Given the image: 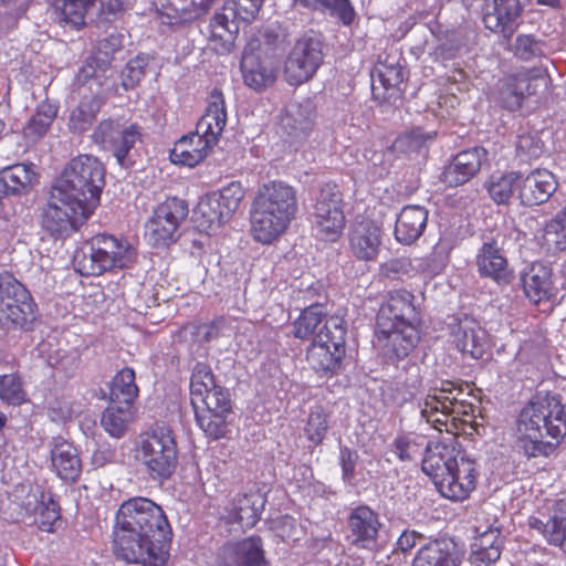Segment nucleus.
I'll return each mask as SVG.
<instances>
[{
	"label": "nucleus",
	"mask_w": 566,
	"mask_h": 566,
	"mask_svg": "<svg viewBox=\"0 0 566 566\" xmlns=\"http://www.w3.org/2000/svg\"><path fill=\"white\" fill-rule=\"evenodd\" d=\"M382 244V229L371 220L355 223L348 234V249L359 261H375Z\"/></svg>",
	"instance_id": "obj_23"
},
{
	"label": "nucleus",
	"mask_w": 566,
	"mask_h": 566,
	"mask_svg": "<svg viewBox=\"0 0 566 566\" xmlns=\"http://www.w3.org/2000/svg\"><path fill=\"white\" fill-rule=\"evenodd\" d=\"M209 41L213 44L214 50L229 51L238 33L232 32L223 27L217 25L211 21L209 23Z\"/></svg>",
	"instance_id": "obj_59"
},
{
	"label": "nucleus",
	"mask_w": 566,
	"mask_h": 566,
	"mask_svg": "<svg viewBox=\"0 0 566 566\" xmlns=\"http://www.w3.org/2000/svg\"><path fill=\"white\" fill-rule=\"evenodd\" d=\"M432 137L421 128H412L401 134L395 142V146L405 151H418Z\"/></svg>",
	"instance_id": "obj_52"
},
{
	"label": "nucleus",
	"mask_w": 566,
	"mask_h": 566,
	"mask_svg": "<svg viewBox=\"0 0 566 566\" xmlns=\"http://www.w3.org/2000/svg\"><path fill=\"white\" fill-rule=\"evenodd\" d=\"M523 10L522 0H493L492 12L483 15L484 27L510 41L518 27L517 20L522 17Z\"/></svg>",
	"instance_id": "obj_26"
},
{
	"label": "nucleus",
	"mask_w": 566,
	"mask_h": 566,
	"mask_svg": "<svg viewBox=\"0 0 566 566\" xmlns=\"http://www.w3.org/2000/svg\"><path fill=\"white\" fill-rule=\"evenodd\" d=\"M140 127L132 124L128 127L118 129V136L114 138L107 150H111L120 166L125 165V160L137 140L140 139Z\"/></svg>",
	"instance_id": "obj_44"
},
{
	"label": "nucleus",
	"mask_w": 566,
	"mask_h": 566,
	"mask_svg": "<svg viewBox=\"0 0 566 566\" xmlns=\"http://www.w3.org/2000/svg\"><path fill=\"white\" fill-rule=\"evenodd\" d=\"M346 202L335 182L323 184L315 195L308 222L315 239L326 243L337 242L346 229Z\"/></svg>",
	"instance_id": "obj_9"
},
{
	"label": "nucleus",
	"mask_w": 566,
	"mask_h": 566,
	"mask_svg": "<svg viewBox=\"0 0 566 566\" xmlns=\"http://www.w3.org/2000/svg\"><path fill=\"white\" fill-rule=\"evenodd\" d=\"M115 527L171 536V527L163 511L147 497L136 496L123 502L115 516Z\"/></svg>",
	"instance_id": "obj_12"
},
{
	"label": "nucleus",
	"mask_w": 566,
	"mask_h": 566,
	"mask_svg": "<svg viewBox=\"0 0 566 566\" xmlns=\"http://www.w3.org/2000/svg\"><path fill=\"white\" fill-rule=\"evenodd\" d=\"M377 75L379 82L387 90L398 87L403 82V69L398 64L379 63Z\"/></svg>",
	"instance_id": "obj_58"
},
{
	"label": "nucleus",
	"mask_w": 566,
	"mask_h": 566,
	"mask_svg": "<svg viewBox=\"0 0 566 566\" xmlns=\"http://www.w3.org/2000/svg\"><path fill=\"white\" fill-rule=\"evenodd\" d=\"M516 149L521 156L539 157L543 151V143L532 135H521L517 139Z\"/></svg>",
	"instance_id": "obj_61"
},
{
	"label": "nucleus",
	"mask_w": 566,
	"mask_h": 566,
	"mask_svg": "<svg viewBox=\"0 0 566 566\" xmlns=\"http://www.w3.org/2000/svg\"><path fill=\"white\" fill-rule=\"evenodd\" d=\"M224 416L199 415L196 416L199 426L213 439H219L226 433Z\"/></svg>",
	"instance_id": "obj_60"
},
{
	"label": "nucleus",
	"mask_w": 566,
	"mask_h": 566,
	"mask_svg": "<svg viewBox=\"0 0 566 566\" xmlns=\"http://www.w3.org/2000/svg\"><path fill=\"white\" fill-rule=\"evenodd\" d=\"M195 220L200 231L207 233L219 229L228 221L223 217L220 202L212 192L200 198L195 209Z\"/></svg>",
	"instance_id": "obj_37"
},
{
	"label": "nucleus",
	"mask_w": 566,
	"mask_h": 566,
	"mask_svg": "<svg viewBox=\"0 0 566 566\" xmlns=\"http://www.w3.org/2000/svg\"><path fill=\"white\" fill-rule=\"evenodd\" d=\"M428 222V210L418 205H409L401 209L396 219L394 234L398 242L411 244L423 233Z\"/></svg>",
	"instance_id": "obj_31"
},
{
	"label": "nucleus",
	"mask_w": 566,
	"mask_h": 566,
	"mask_svg": "<svg viewBox=\"0 0 566 566\" xmlns=\"http://www.w3.org/2000/svg\"><path fill=\"white\" fill-rule=\"evenodd\" d=\"M264 0H226V9L239 15L240 21L250 23L258 17Z\"/></svg>",
	"instance_id": "obj_51"
},
{
	"label": "nucleus",
	"mask_w": 566,
	"mask_h": 566,
	"mask_svg": "<svg viewBox=\"0 0 566 566\" xmlns=\"http://www.w3.org/2000/svg\"><path fill=\"white\" fill-rule=\"evenodd\" d=\"M263 507L264 500L260 494H240L234 496L227 507L228 518L244 530L251 528L260 520Z\"/></svg>",
	"instance_id": "obj_34"
},
{
	"label": "nucleus",
	"mask_w": 566,
	"mask_h": 566,
	"mask_svg": "<svg viewBox=\"0 0 566 566\" xmlns=\"http://www.w3.org/2000/svg\"><path fill=\"white\" fill-rule=\"evenodd\" d=\"M322 319L323 313L317 306L306 307L293 323V336L302 340L310 339Z\"/></svg>",
	"instance_id": "obj_45"
},
{
	"label": "nucleus",
	"mask_w": 566,
	"mask_h": 566,
	"mask_svg": "<svg viewBox=\"0 0 566 566\" xmlns=\"http://www.w3.org/2000/svg\"><path fill=\"white\" fill-rule=\"evenodd\" d=\"M557 189V181L551 171L534 169L525 177L521 174L518 199L525 207L545 203Z\"/></svg>",
	"instance_id": "obj_24"
},
{
	"label": "nucleus",
	"mask_w": 566,
	"mask_h": 566,
	"mask_svg": "<svg viewBox=\"0 0 566 566\" xmlns=\"http://www.w3.org/2000/svg\"><path fill=\"white\" fill-rule=\"evenodd\" d=\"M516 446L527 458L547 457L566 434V412L558 395L537 392L520 411Z\"/></svg>",
	"instance_id": "obj_2"
},
{
	"label": "nucleus",
	"mask_w": 566,
	"mask_h": 566,
	"mask_svg": "<svg viewBox=\"0 0 566 566\" xmlns=\"http://www.w3.org/2000/svg\"><path fill=\"white\" fill-rule=\"evenodd\" d=\"M196 416H224L231 410L229 391H190Z\"/></svg>",
	"instance_id": "obj_38"
},
{
	"label": "nucleus",
	"mask_w": 566,
	"mask_h": 566,
	"mask_svg": "<svg viewBox=\"0 0 566 566\" xmlns=\"http://www.w3.org/2000/svg\"><path fill=\"white\" fill-rule=\"evenodd\" d=\"M214 375L210 366L198 361L192 370L190 378V389H216Z\"/></svg>",
	"instance_id": "obj_57"
},
{
	"label": "nucleus",
	"mask_w": 566,
	"mask_h": 566,
	"mask_svg": "<svg viewBox=\"0 0 566 566\" xmlns=\"http://www.w3.org/2000/svg\"><path fill=\"white\" fill-rule=\"evenodd\" d=\"M39 182L33 164H15L0 170V195H25Z\"/></svg>",
	"instance_id": "obj_32"
},
{
	"label": "nucleus",
	"mask_w": 566,
	"mask_h": 566,
	"mask_svg": "<svg viewBox=\"0 0 566 566\" xmlns=\"http://www.w3.org/2000/svg\"><path fill=\"white\" fill-rule=\"evenodd\" d=\"M171 536L113 526V553L128 565L166 566Z\"/></svg>",
	"instance_id": "obj_8"
},
{
	"label": "nucleus",
	"mask_w": 566,
	"mask_h": 566,
	"mask_svg": "<svg viewBox=\"0 0 566 566\" xmlns=\"http://www.w3.org/2000/svg\"><path fill=\"white\" fill-rule=\"evenodd\" d=\"M327 430L328 421L326 413L322 407H315L312 409L304 429L307 439L314 444H319L324 440Z\"/></svg>",
	"instance_id": "obj_50"
},
{
	"label": "nucleus",
	"mask_w": 566,
	"mask_h": 566,
	"mask_svg": "<svg viewBox=\"0 0 566 566\" xmlns=\"http://www.w3.org/2000/svg\"><path fill=\"white\" fill-rule=\"evenodd\" d=\"M476 265L481 276L491 277L496 282L506 279L507 261L494 240L482 244L476 255Z\"/></svg>",
	"instance_id": "obj_35"
},
{
	"label": "nucleus",
	"mask_w": 566,
	"mask_h": 566,
	"mask_svg": "<svg viewBox=\"0 0 566 566\" xmlns=\"http://www.w3.org/2000/svg\"><path fill=\"white\" fill-rule=\"evenodd\" d=\"M134 458L150 479H169L178 463L177 442L170 427L155 423L142 432L135 442Z\"/></svg>",
	"instance_id": "obj_6"
},
{
	"label": "nucleus",
	"mask_w": 566,
	"mask_h": 566,
	"mask_svg": "<svg viewBox=\"0 0 566 566\" xmlns=\"http://www.w3.org/2000/svg\"><path fill=\"white\" fill-rule=\"evenodd\" d=\"M521 284L525 297L537 307L544 306V313L551 314L559 305V290L554 282L551 269L532 268L528 273L521 276Z\"/></svg>",
	"instance_id": "obj_18"
},
{
	"label": "nucleus",
	"mask_w": 566,
	"mask_h": 566,
	"mask_svg": "<svg viewBox=\"0 0 566 566\" xmlns=\"http://www.w3.org/2000/svg\"><path fill=\"white\" fill-rule=\"evenodd\" d=\"M145 75L144 60L139 56L132 59L122 72V84L125 90L136 87Z\"/></svg>",
	"instance_id": "obj_56"
},
{
	"label": "nucleus",
	"mask_w": 566,
	"mask_h": 566,
	"mask_svg": "<svg viewBox=\"0 0 566 566\" xmlns=\"http://www.w3.org/2000/svg\"><path fill=\"white\" fill-rule=\"evenodd\" d=\"M298 212L297 190L274 179L260 185L250 209V233L255 242L272 244L286 233Z\"/></svg>",
	"instance_id": "obj_3"
},
{
	"label": "nucleus",
	"mask_w": 566,
	"mask_h": 566,
	"mask_svg": "<svg viewBox=\"0 0 566 566\" xmlns=\"http://www.w3.org/2000/svg\"><path fill=\"white\" fill-rule=\"evenodd\" d=\"M223 209V217L229 221L234 212L239 209L242 199L244 198V188L239 181H231L221 190L212 192Z\"/></svg>",
	"instance_id": "obj_48"
},
{
	"label": "nucleus",
	"mask_w": 566,
	"mask_h": 566,
	"mask_svg": "<svg viewBox=\"0 0 566 566\" xmlns=\"http://www.w3.org/2000/svg\"><path fill=\"white\" fill-rule=\"evenodd\" d=\"M339 459L343 471V478L344 480L350 482L355 475V467L358 455L355 451H352L348 448H343L340 449Z\"/></svg>",
	"instance_id": "obj_64"
},
{
	"label": "nucleus",
	"mask_w": 566,
	"mask_h": 566,
	"mask_svg": "<svg viewBox=\"0 0 566 566\" xmlns=\"http://www.w3.org/2000/svg\"><path fill=\"white\" fill-rule=\"evenodd\" d=\"M461 562L457 544L450 538H438L418 549L412 566H460Z\"/></svg>",
	"instance_id": "obj_29"
},
{
	"label": "nucleus",
	"mask_w": 566,
	"mask_h": 566,
	"mask_svg": "<svg viewBox=\"0 0 566 566\" xmlns=\"http://www.w3.org/2000/svg\"><path fill=\"white\" fill-rule=\"evenodd\" d=\"M101 392V399H108V406L102 416V426L112 437L120 438L125 434L128 423L134 420L138 391Z\"/></svg>",
	"instance_id": "obj_17"
},
{
	"label": "nucleus",
	"mask_w": 566,
	"mask_h": 566,
	"mask_svg": "<svg viewBox=\"0 0 566 566\" xmlns=\"http://www.w3.org/2000/svg\"><path fill=\"white\" fill-rule=\"evenodd\" d=\"M298 2L313 9H328L344 25H350L356 15L349 0H298Z\"/></svg>",
	"instance_id": "obj_47"
},
{
	"label": "nucleus",
	"mask_w": 566,
	"mask_h": 566,
	"mask_svg": "<svg viewBox=\"0 0 566 566\" xmlns=\"http://www.w3.org/2000/svg\"><path fill=\"white\" fill-rule=\"evenodd\" d=\"M460 453L446 443H429L422 459V471L436 484L446 472L460 461Z\"/></svg>",
	"instance_id": "obj_33"
},
{
	"label": "nucleus",
	"mask_w": 566,
	"mask_h": 566,
	"mask_svg": "<svg viewBox=\"0 0 566 566\" xmlns=\"http://www.w3.org/2000/svg\"><path fill=\"white\" fill-rule=\"evenodd\" d=\"M88 8L86 0H53L52 9L60 22L69 23L75 29L85 24V14Z\"/></svg>",
	"instance_id": "obj_43"
},
{
	"label": "nucleus",
	"mask_w": 566,
	"mask_h": 566,
	"mask_svg": "<svg viewBox=\"0 0 566 566\" xmlns=\"http://www.w3.org/2000/svg\"><path fill=\"white\" fill-rule=\"evenodd\" d=\"M210 21L232 32H239V15H237L231 10H227L226 2L223 3L222 8L213 14Z\"/></svg>",
	"instance_id": "obj_63"
},
{
	"label": "nucleus",
	"mask_w": 566,
	"mask_h": 566,
	"mask_svg": "<svg viewBox=\"0 0 566 566\" xmlns=\"http://www.w3.org/2000/svg\"><path fill=\"white\" fill-rule=\"evenodd\" d=\"M316 112L312 104L292 105L283 118L284 126L290 128L289 135L294 138H306L315 125Z\"/></svg>",
	"instance_id": "obj_39"
},
{
	"label": "nucleus",
	"mask_w": 566,
	"mask_h": 566,
	"mask_svg": "<svg viewBox=\"0 0 566 566\" xmlns=\"http://www.w3.org/2000/svg\"><path fill=\"white\" fill-rule=\"evenodd\" d=\"M136 259L137 252L126 239L98 233L85 240L75 251L73 264L83 276H99L130 269Z\"/></svg>",
	"instance_id": "obj_5"
},
{
	"label": "nucleus",
	"mask_w": 566,
	"mask_h": 566,
	"mask_svg": "<svg viewBox=\"0 0 566 566\" xmlns=\"http://www.w3.org/2000/svg\"><path fill=\"white\" fill-rule=\"evenodd\" d=\"M49 447L53 471L61 480L75 482L82 472V461L77 449L62 437H53Z\"/></svg>",
	"instance_id": "obj_27"
},
{
	"label": "nucleus",
	"mask_w": 566,
	"mask_h": 566,
	"mask_svg": "<svg viewBox=\"0 0 566 566\" xmlns=\"http://www.w3.org/2000/svg\"><path fill=\"white\" fill-rule=\"evenodd\" d=\"M552 78L542 66L524 67L504 78L501 90L503 105L510 111H517L528 97L551 90Z\"/></svg>",
	"instance_id": "obj_14"
},
{
	"label": "nucleus",
	"mask_w": 566,
	"mask_h": 566,
	"mask_svg": "<svg viewBox=\"0 0 566 566\" xmlns=\"http://www.w3.org/2000/svg\"><path fill=\"white\" fill-rule=\"evenodd\" d=\"M135 370L132 367H124L112 378L109 389H138Z\"/></svg>",
	"instance_id": "obj_62"
},
{
	"label": "nucleus",
	"mask_w": 566,
	"mask_h": 566,
	"mask_svg": "<svg viewBox=\"0 0 566 566\" xmlns=\"http://www.w3.org/2000/svg\"><path fill=\"white\" fill-rule=\"evenodd\" d=\"M344 329L332 332L324 325L306 352V360L311 368L322 376L335 375L345 355Z\"/></svg>",
	"instance_id": "obj_16"
},
{
	"label": "nucleus",
	"mask_w": 566,
	"mask_h": 566,
	"mask_svg": "<svg viewBox=\"0 0 566 566\" xmlns=\"http://www.w3.org/2000/svg\"><path fill=\"white\" fill-rule=\"evenodd\" d=\"M241 66L244 83L256 91L271 86L276 80V70L270 64L252 61L245 56Z\"/></svg>",
	"instance_id": "obj_40"
},
{
	"label": "nucleus",
	"mask_w": 566,
	"mask_h": 566,
	"mask_svg": "<svg viewBox=\"0 0 566 566\" xmlns=\"http://www.w3.org/2000/svg\"><path fill=\"white\" fill-rule=\"evenodd\" d=\"M213 3L214 0H160L157 18L168 28L188 27L206 15Z\"/></svg>",
	"instance_id": "obj_20"
},
{
	"label": "nucleus",
	"mask_w": 566,
	"mask_h": 566,
	"mask_svg": "<svg viewBox=\"0 0 566 566\" xmlns=\"http://www.w3.org/2000/svg\"><path fill=\"white\" fill-rule=\"evenodd\" d=\"M501 530L494 524L479 533L472 545V556L476 563L490 565L495 563L502 552Z\"/></svg>",
	"instance_id": "obj_36"
},
{
	"label": "nucleus",
	"mask_w": 566,
	"mask_h": 566,
	"mask_svg": "<svg viewBox=\"0 0 566 566\" xmlns=\"http://www.w3.org/2000/svg\"><path fill=\"white\" fill-rule=\"evenodd\" d=\"M429 443L424 436L410 433L398 437L394 442V449L399 460L413 461L422 454L423 450L426 451Z\"/></svg>",
	"instance_id": "obj_46"
},
{
	"label": "nucleus",
	"mask_w": 566,
	"mask_h": 566,
	"mask_svg": "<svg viewBox=\"0 0 566 566\" xmlns=\"http://www.w3.org/2000/svg\"><path fill=\"white\" fill-rule=\"evenodd\" d=\"M421 310L407 289L390 290L376 313L374 337L385 355L407 357L420 339Z\"/></svg>",
	"instance_id": "obj_1"
},
{
	"label": "nucleus",
	"mask_w": 566,
	"mask_h": 566,
	"mask_svg": "<svg viewBox=\"0 0 566 566\" xmlns=\"http://www.w3.org/2000/svg\"><path fill=\"white\" fill-rule=\"evenodd\" d=\"M119 124L113 119L102 120L92 134L93 142L101 148L107 150L109 145L114 143V138L118 136Z\"/></svg>",
	"instance_id": "obj_53"
},
{
	"label": "nucleus",
	"mask_w": 566,
	"mask_h": 566,
	"mask_svg": "<svg viewBox=\"0 0 566 566\" xmlns=\"http://www.w3.org/2000/svg\"><path fill=\"white\" fill-rule=\"evenodd\" d=\"M514 54L523 61H530L541 55L539 41L531 34L517 35L514 44Z\"/></svg>",
	"instance_id": "obj_54"
},
{
	"label": "nucleus",
	"mask_w": 566,
	"mask_h": 566,
	"mask_svg": "<svg viewBox=\"0 0 566 566\" xmlns=\"http://www.w3.org/2000/svg\"><path fill=\"white\" fill-rule=\"evenodd\" d=\"M489 160V153L484 147L474 146L458 153L444 167L442 181L448 187H459L473 179Z\"/></svg>",
	"instance_id": "obj_22"
},
{
	"label": "nucleus",
	"mask_w": 566,
	"mask_h": 566,
	"mask_svg": "<svg viewBox=\"0 0 566 566\" xmlns=\"http://www.w3.org/2000/svg\"><path fill=\"white\" fill-rule=\"evenodd\" d=\"M521 172L509 171L500 176H491L485 182V189L491 199L497 205H506L515 190L518 191Z\"/></svg>",
	"instance_id": "obj_41"
},
{
	"label": "nucleus",
	"mask_w": 566,
	"mask_h": 566,
	"mask_svg": "<svg viewBox=\"0 0 566 566\" xmlns=\"http://www.w3.org/2000/svg\"><path fill=\"white\" fill-rule=\"evenodd\" d=\"M423 415L428 412H441L442 415L449 413H474L473 406H464L462 402H458L455 399H450L446 396H428L424 401V408L421 411Z\"/></svg>",
	"instance_id": "obj_49"
},
{
	"label": "nucleus",
	"mask_w": 566,
	"mask_h": 566,
	"mask_svg": "<svg viewBox=\"0 0 566 566\" xmlns=\"http://www.w3.org/2000/svg\"><path fill=\"white\" fill-rule=\"evenodd\" d=\"M35 523L43 532H52L54 523L60 518L59 505L50 499L48 503L42 502L38 507Z\"/></svg>",
	"instance_id": "obj_55"
},
{
	"label": "nucleus",
	"mask_w": 566,
	"mask_h": 566,
	"mask_svg": "<svg viewBox=\"0 0 566 566\" xmlns=\"http://www.w3.org/2000/svg\"><path fill=\"white\" fill-rule=\"evenodd\" d=\"M528 526L541 533L549 544L558 546L566 553V496L553 502L548 509L546 522L530 517Z\"/></svg>",
	"instance_id": "obj_28"
},
{
	"label": "nucleus",
	"mask_w": 566,
	"mask_h": 566,
	"mask_svg": "<svg viewBox=\"0 0 566 566\" xmlns=\"http://www.w3.org/2000/svg\"><path fill=\"white\" fill-rule=\"evenodd\" d=\"M485 331L472 318L461 319L451 333L452 343L458 350L474 359L482 358L485 353Z\"/></svg>",
	"instance_id": "obj_30"
},
{
	"label": "nucleus",
	"mask_w": 566,
	"mask_h": 566,
	"mask_svg": "<svg viewBox=\"0 0 566 566\" xmlns=\"http://www.w3.org/2000/svg\"><path fill=\"white\" fill-rule=\"evenodd\" d=\"M323 62V40L314 31L305 32L294 43L284 65V77L297 86L311 80Z\"/></svg>",
	"instance_id": "obj_13"
},
{
	"label": "nucleus",
	"mask_w": 566,
	"mask_h": 566,
	"mask_svg": "<svg viewBox=\"0 0 566 566\" xmlns=\"http://www.w3.org/2000/svg\"><path fill=\"white\" fill-rule=\"evenodd\" d=\"M94 212L86 199H76L52 186L40 212V226L53 239H65L77 232Z\"/></svg>",
	"instance_id": "obj_7"
},
{
	"label": "nucleus",
	"mask_w": 566,
	"mask_h": 566,
	"mask_svg": "<svg viewBox=\"0 0 566 566\" xmlns=\"http://www.w3.org/2000/svg\"><path fill=\"white\" fill-rule=\"evenodd\" d=\"M347 525L352 545L364 549L375 547L380 528L376 512L366 505L357 506L349 513Z\"/></svg>",
	"instance_id": "obj_25"
},
{
	"label": "nucleus",
	"mask_w": 566,
	"mask_h": 566,
	"mask_svg": "<svg viewBox=\"0 0 566 566\" xmlns=\"http://www.w3.org/2000/svg\"><path fill=\"white\" fill-rule=\"evenodd\" d=\"M188 205L177 197L159 203L146 224V235L154 247H168L178 239V229L188 216Z\"/></svg>",
	"instance_id": "obj_15"
},
{
	"label": "nucleus",
	"mask_w": 566,
	"mask_h": 566,
	"mask_svg": "<svg viewBox=\"0 0 566 566\" xmlns=\"http://www.w3.org/2000/svg\"><path fill=\"white\" fill-rule=\"evenodd\" d=\"M217 563L219 566H269L263 542L255 535L224 543L218 551Z\"/></svg>",
	"instance_id": "obj_19"
},
{
	"label": "nucleus",
	"mask_w": 566,
	"mask_h": 566,
	"mask_svg": "<svg viewBox=\"0 0 566 566\" xmlns=\"http://www.w3.org/2000/svg\"><path fill=\"white\" fill-rule=\"evenodd\" d=\"M59 106L49 99L41 102L34 114L28 120L24 127V134L31 138H41L50 129L52 123L57 116Z\"/></svg>",
	"instance_id": "obj_42"
},
{
	"label": "nucleus",
	"mask_w": 566,
	"mask_h": 566,
	"mask_svg": "<svg viewBox=\"0 0 566 566\" xmlns=\"http://www.w3.org/2000/svg\"><path fill=\"white\" fill-rule=\"evenodd\" d=\"M226 124L224 95L220 88L214 87L208 96L206 112L197 123L196 130L182 136L175 144L170 150V160L181 166H197L217 145Z\"/></svg>",
	"instance_id": "obj_4"
},
{
	"label": "nucleus",
	"mask_w": 566,
	"mask_h": 566,
	"mask_svg": "<svg viewBox=\"0 0 566 566\" xmlns=\"http://www.w3.org/2000/svg\"><path fill=\"white\" fill-rule=\"evenodd\" d=\"M53 186L76 199H86L95 209L105 186V167L92 155H78L65 165Z\"/></svg>",
	"instance_id": "obj_10"
},
{
	"label": "nucleus",
	"mask_w": 566,
	"mask_h": 566,
	"mask_svg": "<svg viewBox=\"0 0 566 566\" xmlns=\"http://www.w3.org/2000/svg\"><path fill=\"white\" fill-rule=\"evenodd\" d=\"M475 462L460 457V461L446 472L434 484L440 494L451 501H463L475 489Z\"/></svg>",
	"instance_id": "obj_21"
},
{
	"label": "nucleus",
	"mask_w": 566,
	"mask_h": 566,
	"mask_svg": "<svg viewBox=\"0 0 566 566\" xmlns=\"http://www.w3.org/2000/svg\"><path fill=\"white\" fill-rule=\"evenodd\" d=\"M36 311L29 289L13 273L0 272V324L24 327L35 319Z\"/></svg>",
	"instance_id": "obj_11"
}]
</instances>
